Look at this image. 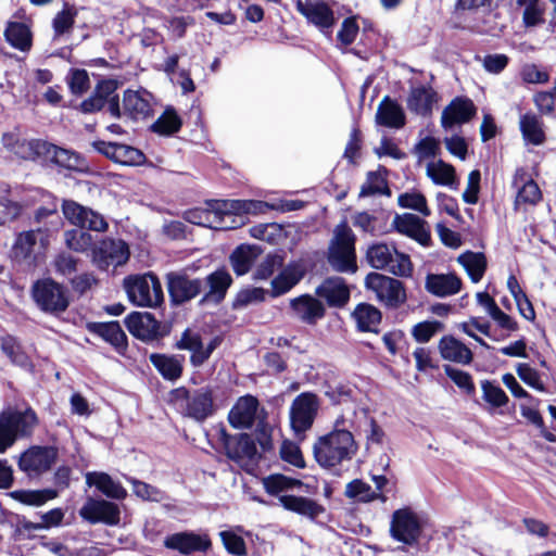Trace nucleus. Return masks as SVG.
Returning <instances> with one entry per match:
<instances>
[{"mask_svg":"<svg viewBox=\"0 0 556 556\" xmlns=\"http://www.w3.org/2000/svg\"><path fill=\"white\" fill-rule=\"evenodd\" d=\"M223 439L226 452H231V446L236 443V452H257V446L262 452H270L276 443H280L279 452H301L298 442L282 440L279 429L261 421L252 434L240 433L237 437H229L223 431Z\"/></svg>","mask_w":556,"mask_h":556,"instance_id":"1","label":"nucleus"},{"mask_svg":"<svg viewBox=\"0 0 556 556\" xmlns=\"http://www.w3.org/2000/svg\"><path fill=\"white\" fill-rule=\"evenodd\" d=\"M172 401L184 416L197 421H204L216 410L214 390L210 386L194 390L177 388L172 391Z\"/></svg>","mask_w":556,"mask_h":556,"instance_id":"2","label":"nucleus"},{"mask_svg":"<svg viewBox=\"0 0 556 556\" xmlns=\"http://www.w3.org/2000/svg\"><path fill=\"white\" fill-rule=\"evenodd\" d=\"M355 240L354 232L345 222L336 226L327 256L333 270L339 273H355L357 270Z\"/></svg>","mask_w":556,"mask_h":556,"instance_id":"3","label":"nucleus"},{"mask_svg":"<svg viewBox=\"0 0 556 556\" xmlns=\"http://www.w3.org/2000/svg\"><path fill=\"white\" fill-rule=\"evenodd\" d=\"M38 422L30 407L24 410L7 408L0 414V452L10 448L18 439L29 437Z\"/></svg>","mask_w":556,"mask_h":556,"instance_id":"4","label":"nucleus"},{"mask_svg":"<svg viewBox=\"0 0 556 556\" xmlns=\"http://www.w3.org/2000/svg\"><path fill=\"white\" fill-rule=\"evenodd\" d=\"M124 288L130 302L137 306L156 307L164 302L162 285L153 273L126 277Z\"/></svg>","mask_w":556,"mask_h":556,"instance_id":"5","label":"nucleus"},{"mask_svg":"<svg viewBox=\"0 0 556 556\" xmlns=\"http://www.w3.org/2000/svg\"><path fill=\"white\" fill-rule=\"evenodd\" d=\"M320 407L318 396L313 392H302L292 401L289 408L290 426L294 433V442L300 443L305 439L317 417Z\"/></svg>","mask_w":556,"mask_h":556,"instance_id":"6","label":"nucleus"},{"mask_svg":"<svg viewBox=\"0 0 556 556\" xmlns=\"http://www.w3.org/2000/svg\"><path fill=\"white\" fill-rule=\"evenodd\" d=\"M390 536L404 545L414 546L422 533V521L410 507L394 510L390 519Z\"/></svg>","mask_w":556,"mask_h":556,"instance_id":"7","label":"nucleus"},{"mask_svg":"<svg viewBox=\"0 0 556 556\" xmlns=\"http://www.w3.org/2000/svg\"><path fill=\"white\" fill-rule=\"evenodd\" d=\"M31 294L38 307L46 313H63L70 304L66 289L50 278L36 281Z\"/></svg>","mask_w":556,"mask_h":556,"instance_id":"8","label":"nucleus"},{"mask_svg":"<svg viewBox=\"0 0 556 556\" xmlns=\"http://www.w3.org/2000/svg\"><path fill=\"white\" fill-rule=\"evenodd\" d=\"M365 286L388 308H397L406 301L405 288L402 281L395 278L370 273L365 278Z\"/></svg>","mask_w":556,"mask_h":556,"instance_id":"9","label":"nucleus"},{"mask_svg":"<svg viewBox=\"0 0 556 556\" xmlns=\"http://www.w3.org/2000/svg\"><path fill=\"white\" fill-rule=\"evenodd\" d=\"M130 256L128 244L122 239L104 238L91 250V261L101 270L122 266Z\"/></svg>","mask_w":556,"mask_h":556,"instance_id":"10","label":"nucleus"},{"mask_svg":"<svg viewBox=\"0 0 556 556\" xmlns=\"http://www.w3.org/2000/svg\"><path fill=\"white\" fill-rule=\"evenodd\" d=\"M125 325L134 337L147 343L169 333V327L156 320L149 312H132L125 318Z\"/></svg>","mask_w":556,"mask_h":556,"instance_id":"11","label":"nucleus"},{"mask_svg":"<svg viewBox=\"0 0 556 556\" xmlns=\"http://www.w3.org/2000/svg\"><path fill=\"white\" fill-rule=\"evenodd\" d=\"M296 11L303 15L307 23L314 25L323 34L330 36L337 17L331 5L325 0H296Z\"/></svg>","mask_w":556,"mask_h":556,"instance_id":"12","label":"nucleus"},{"mask_svg":"<svg viewBox=\"0 0 556 556\" xmlns=\"http://www.w3.org/2000/svg\"><path fill=\"white\" fill-rule=\"evenodd\" d=\"M220 344V339L215 337L210 340L207 344L203 343L201 334L187 328L176 341L175 348L177 350H185L190 352V364L193 367H201Z\"/></svg>","mask_w":556,"mask_h":556,"instance_id":"13","label":"nucleus"},{"mask_svg":"<svg viewBox=\"0 0 556 556\" xmlns=\"http://www.w3.org/2000/svg\"><path fill=\"white\" fill-rule=\"evenodd\" d=\"M167 290L174 304H184L197 298L204 288V280L190 278L182 271H170L166 275Z\"/></svg>","mask_w":556,"mask_h":556,"instance_id":"14","label":"nucleus"},{"mask_svg":"<svg viewBox=\"0 0 556 556\" xmlns=\"http://www.w3.org/2000/svg\"><path fill=\"white\" fill-rule=\"evenodd\" d=\"M79 516L91 525L117 526L121 521V509L113 502L88 497L79 509Z\"/></svg>","mask_w":556,"mask_h":556,"instance_id":"15","label":"nucleus"},{"mask_svg":"<svg viewBox=\"0 0 556 556\" xmlns=\"http://www.w3.org/2000/svg\"><path fill=\"white\" fill-rule=\"evenodd\" d=\"M516 190L514 207L516 211H526L528 206H534L542 200V191L525 167L515 170L511 181Z\"/></svg>","mask_w":556,"mask_h":556,"instance_id":"16","label":"nucleus"},{"mask_svg":"<svg viewBox=\"0 0 556 556\" xmlns=\"http://www.w3.org/2000/svg\"><path fill=\"white\" fill-rule=\"evenodd\" d=\"M164 546L184 555H191L193 553H207L212 547V541L205 532L182 531L167 535L164 540Z\"/></svg>","mask_w":556,"mask_h":556,"instance_id":"17","label":"nucleus"},{"mask_svg":"<svg viewBox=\"0 0 556 556\" xmlns=\"http://www.w3.org/2000/svg\"><path fill=\"white\" fill-rule=\"evenodd\" d=\"M43 141L41 139H27L17 130L5 132L1 138L3 147L9 152L26 161H39Z\"/></svg>","mask_w":556,"mask_h":556,"instance_id":"18","label":"nucleus"},{"mask_svg":"<svg viewBox=\"0 0 556 556\" xmlns=\"http://www.w3.org/2000/svg\"><path fill=\"white\" fill-rule=\"evenodd\" d=\"M93 148L122 165L137 166L141 165L146 160L144 154L140 150L127 144L100 140L93 142Z\"/></svg>","mask_w":556,"mask_h":556,"instance_id":"19","label":"nucleus"},{"mask_svg":"<svg viewBox=\"0 0 556 556\" xmlns=\"http://www.w3.org/2000/svg\"><path fill=\"white\" fill-rule=\"evenodd\" d=\"M476 111V106L470 99L457 97L444 108L441 115V126L447 131L455 126L466 124L475 116Z\"/></svg>","mask_w":556,"mask_h":556,"instance_id":"20","label":"nucleus"},{"mask_svg":"<svg viewBox=\"0 0 556 556\" xmlns=\"http://www.w3.org/2000/svg\"><path fill=\"white\" fill-rule=\"evenodd\" d=\"M260 408L258 400L247 394L240 396L228 414L229 424L237 429L251 428L257 417Z\"/></svg>","mask_w":556,"mask_h":556,"instance_id":"21","label":"nucleus"},{"mask_svg":"<svg viewBox=\"0 0 556 556\" xmlns=\"http://www.w3.org/2000/svg\"><path fill=\"white\" fill-rule=\"evenodd\" d=\"M290 311L293 317L307 325H315L326 314L324 304L311 294L291 299Z\"/></svg>","mask_w":556,"mask_h":556,"instance_id":"22","label":"nucleus"},{"mask_svg":"<svg viewBox=\"0 0 556 556\" xmlns=\"http://www.w3.org/2000/svg\"><path fill=\"white\" fill-rule=\"evenodd\" d=\"M392 226L402 235H405L422 245H428L431 236L427 223L410 213L396 214L393 218Z\"/></svg>","mask_w":556,"mask_h":556,"instance_id":"23","label":"nucleus"},{"mask_svg":"<svg viewBox=\"0 0 556 556\" xmlns=\"http://www.w3.org/2000/svg\"><path fill=\"white\" fill-rule=\"evenodd\" d=\"M306 268L302 261L290 262L280 273L271 280V296H280L289 292L305 276Z\"/></svg>","mask_w":556,"mask_h":556,"instance_id":"24","label":"nucleus"},{"mask_svg":"<svg viewBox=\"0 0 556 556\" xmlns=\"http://www.w3.org/2000/svg\"><path fill=\"white\" fill-rule=\"evenodd\" d=\"M38 162H50L66 169H80L83 165V159L78 153L56 147L48 141H43Z\"/></svg>","mask_w":556,"mask_h":556,"instance_id":"25","label":"nucleus"},{"mask_svg":"<svg viewBox=\"0 0 556 556\" xmlns=\"http://www.w3.org/2000/svg\"><path fill=\"white\" fill-rule=\"evenodd\" d=\"M316 295L325 299L329 306L342 307L350 300V289L341 277H330L316 288Z\"/></svg>","mask_w":556,"mask_h":556,"instance_id":"26","label":"nucleus"},{"mask_svg":"<svg viewBox=\"0 0 556 556\" xmlns=\"http://www.w3.org/2000/svg\"><path fill=\"white\" fill-rule=\"evenodd\" d=\"M356 448L353 434L346 429H333L314 444V452H352Z\"/></svg>","mask_w":556,"mask_h":556,"instance_id":"27","label":"nucleus"},{"mask_svg":"<svg viewBox=\"0 0 556 556\" xmlns=\"http://www.w3.org/2000/svg\"><path fill=\"white\" fill-rule=\"evenodd\" d=\"M425 289L439 298H446L458 293L462 289L460 278L454 274H428Z\"/></svg>","mask_w":556,"mask_h":556,"instance_id":"28","label":"nucleus"},{"mask_svg":"<svg viewBox=\"0 0 556 556\" xmlns=\"http://www.w3.org/2000/svg\"><path fill=\"white\" fill-rule=\"evenodd\" d=\"M85 478L88 486H94L109 498L123 501L127 497L126 489L106 472L89 471Z\"/></svg>","mask_w":556,"mask_h":556,"instance_id":"29","label":"nucleus"},{"mask_svg":"<svg viewBox=\"0 0 556 556\" xmlns=\"http://www.w3.org/2000/svg\"><path fill=\"white\" fill-rule=\"evenodd\" d=\"M151 99L146 90H126L123 98L124 114L135 121L147 118L152 111Z\"/></svg>","mask_w":556,"mask_h":556,"instance_id":"30","label":"nucleus"},{"mask_svg":"<svg viewBox=\"0 0 556 556\" xmlns=\"http://www.w3.org/2000/svg\"><path fill=\"white\" fill-rule=\"evenodd\" d=\"M438 350L443 359L460 365H469L473 358L471 350L453 336H443Z\"/></svg>","mask_w":556,"mask_h":556,"instance_id":"31","label":"nucleus"},{"mask_svg":"<svg viewBox=\"0 0 556 556\" xmlns=\"http://www.w3.org/2000/svg\"><path fill=\"white\" fill-rule=\"evenodd\" d=\"M211 208H193L185 213V218L191 224L204 226L208 228H223V220L228 217L222 211L223 201H215L210 204Z\"/></svg>","mask_w":556,"mask_h":556,"instance_id":"32","label":"nucleus"},{"mask_svg":"<svg viewBox=\"0 0 556 556\" xmlns=\"http://www.w3.org/2000/svg\"><path fill=\"white\" fill-rule=\"evenodd\" d=\"M280 505L289 511L295 513L312 520L318 518L326 511L323 505L305 496L281 495Z\"/></svg>","mask_w":556,"mask_h":556,"instance_id":"33","label":"nucleus"},{"mask_svg":"<svg viewBox=\"0 0 556 556\" xmlns=\"http://www.w3.org/2000/svg\"><path fill=\"white\" fill-rule=\"evenodd\" d=\"M149 359L165 380L176 381L182 375L185 362L182 355L152 353Z\"/></svg>","mask_w":556,"mask_h":556,"instance_id":"34","label":"nucleus"},{"mask_svg":"<svg viewBox=\"0 0 556 556\" xmlns=\"http://www.w3.org/2000/svg\"><path fill=\"white\" fill-rule=\"evenodd\" d=\"M519 128L527 143L541 146L546 140L543 121L532 112L520 115Z\"/></svg>","mask_w":556,"mask_h":556,"instance_id":"35","label":"nucleus"},{"mask_svg":"<svg viewBox=\"0 0 556 556\" xmlns=\"http://www.w3.org/2000/svg\"><path fill=\"white\" fill-rule=\"evenodd\" d=\"M376 122L386 127L401 128L405 125V114L399 103L386 97L378 105Z\"/></svg>","mask_w":556,"mask_h":556,"instance_id":"36","label":"nucleus"},{"mask_svg":"<svg viewBox=\"0 0 556 556\" xmlns=\"http://www.w3.org/2000/svg\"><path fill=\"white\" fill-rule=\"evenodd\" d=\"M0 348L2 353L10 359V362L21 367L22 369L31 372L34 370V364L27 353L24 351L20 341L11 336L7 334L0 339Z\"/></svg>","mask_w":556,"mask_h":556,"instance_id":"37","label":"nucleus"},{"mask_svg":"<svg viewBox=\"0 0 556 556\" xmlns=\"http://www.w3.org/2000/svg\"><path fill=\"white\" fill-rule=\"evenodd\" d=\"M56 454H20L18 467L28 477H37L48 471L56 462Z\"/></svg>","mask_w":556,"mask_h":556,"instance_id":"38","label":"nucleus"},{"mask_svg":"<svg viewBox=\"0 0 556 556\" xmlns=\"http://www.w3.org/2000/svg\"><path fill=\"white\" fill-rule=\"evenodd\" d=\"M437 102V92L425 86L413 88L407 99V108L409 111L418 115H429L433 104Z\"/></svg>","mask_w":556,"mask_h":556,"instance_id":"39","label":"nucleus"},{"mask_svg":"<svg viewBox=\"0 0 556 556\" xmlns=\"http://www.w3.org/2000/svg\"><path fill=\"white\" fill-rule=\"evenodd\" d=\"M231 283L232 278L226 269H217L210 274L204 281V287L207 285L210 289L204 294L202 302H220Z\"/></svg>","mask_w":556,"mask_h":556,"instance_id":"40","label":"nucleus"},{"mask_svg":"<svg viewBox=\"0 0 556 556\" xmlns=\"http://www.w3.org/2000/svg\"><path fill=\"white\" fill-rule=\"evenodd\" d=\"M426 175L434 185L457 189V179L454 166L442 160L431 161L426 166Z\"/></svg>","mask_w":556,"mask_h":556,"instance_id":"41","label":"nucleus"},{"mask_svg":"<svg viewBox=\"0 0 556 556\" xmlns=\"http://www.w3.org/2000/svg\"><path fill=\"white\" fill-rule=\"evenodd\" d=\"M38 236H40L41 245L47 247L49 243L48 233L41 228L18 233L13 245L15 256L22 258L29 257L34 251Z\"/></svg>","mask_w":556,"mask_h":556,"instance_id":"42","label":"nucleus"},{"mask_svg":"<svg viewBox=\"0 0 556 556\" xmlns=\"http://www.w3.org/2000/svg\"><path fill=\"white\" fill-rule=\"evenodd\" d=\"M262 483L265 491L269 495L278 497L279 502L281 495H288V491L294 490L295 488L302 485L300 480L292 479L280 473L269 475L263 478Z\"/></svg>","mask_w":556,"mask_h":556,"instance_id":"43","label":"nucleus"},{"mask_svg":"<svg viewBox=\"0 0 556 556\" xmlns=\"http://www.w3.org/2000/svg\"><path fill=\"white\" fill-rule=\"evenodd\" d=\"M472 282H479L486 269V258L483 253L467 251L457 258Z\"/></svg>","mask_w":556,"mask_h":556,"instance_id":"44","label":"nucleus"},{"mask_svg":"<svg viewBox=\"0 0 556 556\" xmlns=\"http://www.w3.org/2000/svg\"><path fill=\"white\" fill-rule=\"evenodd\" d=\"M96 332L112 344L117 352L123 353L127 349V337L117 321L98 324Z\"/></svg>","mask_w":556,"mask_h":556,"instance_id":"45","label":"nucleus"},{"mask_svg":"<svg viewBox=\"0 0 556 556\" xmlns=\"http://www.w3.org/2000/svg\"><path fill=\"white\" fill-rule=\"evenodd\" d=\"M77 16V10L74 5L64 3L63 9L55 14L52 20L53 39L72 33Z\"/></svg>","mask_w":556,"mask_h":556,"instance_id":"46","label":"nucleus"},{"mask_svg":"<svg viewBox=\"0 0 556 556\" xmlns=\"http://www.w3.org/2000/svg\"><path fill=\"white\" fill-rule=\"evenodd\" d=\"M358 328L362 331H377V327L381 321V313L374 305L362 303L356 306L353 312Z\"/></svg>","mask_w":556,"mask_h":556,"instance_id":"47","label":"nucleus"},{"mask_svg":"<svg viewBox=\"0 0 556 556\" xmlns=\"http://www.w3.org/2000/svg\"><path fill=\"white\" fill-rule=\"evenodd\" d=\"M4 36L7 41L21 51H27L31 47V33L27 25L18 22L8 24Z\"/></svg>","mask_w":556,"mask_h":556,"instance_id":"48","label":"nucleus"},{"mask_svg":"<svg viewBox=\"0 0 556 556\" xmlns=\"http://www.w3.org/2000/svg\"><path fill=\"white\" fill-rule=\"evenodd\" d=\"M115 86L110 80L100 81L97 85L94 92L80 103V109L84 113H93L100 111L106 99L113 93Z\"/></svg>","mask_w":556,"mask_h":556,"instance_id":"49","label":"nucleus"},{"mask_svg":"<svg viewBox=\"0 0 556 556\" xmlns=\"http://www.w3.org/2000/svg\"><path fill=\"white\" fill-rule=\"evenodd\" d=\"M269 205L263 201L255 200H223L222 211L230 217L235 214H260L265 213Z\"/></svg>","mask_w":556,"mask_h":556,"instance_id":"50","label":"nucleus"},{"mask_svg":"<svg viewBox=\"0 0 556 556\" xmlns=\"http://www.w3.org/2000/svg\"><path fill=\"white\" fill-rule=\"evenodd\" d=\"M344 494L349 498L363 503H369L375 500H380L383 503L387 501L383 494L374 491L368 483L359 479L349 482L345 486Z\"/></svg>","mask_w":556,"mask_h":556,"instance_id":"51","label":"nucleus"},{"mask_svg":"<svg viewBox=\"0 0 556 556\" xmlns=\"http://www.w3.org/2000/svg\"><path fill=\"white\" fill-rule=\"evenodd\" d=\"M257 250L254 247L240 245L230 255V263L238 276L245 275L257 257Z\"/></svg>","mask_w":556,"mask_h":556,"instance_id":"52","label":"nucleus"},{"mask_svg":"<svg viewBox=\"0 0 556 556\" xmlns=\"http://www.w3.org/2000/svg\"><path fill=\"white\" fill-rule=\"evenodd\" d=\"M523 9L522 22L526 27H535L544 23L545 5L541 0H517Z\"/></svg>","mask_w":556,"mask_h":556,"instance_id":"53","label":"nucleus"},{"mask_svg":"<svg viewBox=\"0 0 556 556\" xmlns=\"http://www.w3.org/2000/svg\"><path fill=\"white\" fill-rule=\"evenodd\" d=\"M64 243L67 249L77 252L85 253L93 244L92 236L80 228L68 229L64 232Z\"/></svg>","mask_w":556,"mask_h":556,"instance_id":"54","label":"nucleus"},{"mask_svg":"<svg viewBox=\"0 0 556 556\" xmlns=\"http://www.w3.org/2000/svg\"><path fill=\"white\" fill-rule=\"evenodd\" d=\"M242 531V527L238 526L235 529L219 532L223 545L229 554L235 556L247 555V545L243 538L240 535Z\"/></svg>","mask_w":556,"mask_h":556,"instance_id":"55","label":"nucleus"},{"mask_svg":"<svg viewBox=\"0 0 556 556\" xmlns=\"http://www.w3.org/2000/svg\"><path fill=\"white\" fill-rule=\"evenodd\" d=\"M181 127V119L173 109H167L154 122L152 130L160 135L170 136L177 132Z\"/></svg>","mask_w":556,"mask_h":556,"instance_id":"56","label":"nucleus"},{"mask_svg":"<svg viewBox=\"0 0 556 556\" xmlns=\"http://www.w3.org/2000/svg\"><path fill=\"white\" fill-rule=\"evenodd\" d=\"M376 194H390L386 178L378 172H369L366 181L362 185L359 197H371Z\"/></svg>","mask_w":556,"mask_h":556,"instance_id":"57","label":"nucleus"},{"mask_svg":"<svg viewBox=\"0 0 556 556\" xmlns=\"http://www.w3.org/2000/svg\"><path fill=\"white\" fill-rule=\"evenodd\" d=\"M90 210V207L84 206L73 200H64L62 203V212L64 217L68 220L70 224L80 229L86 224L85 217L88 216Z\"/></svg>","mask_w":556,"mask_h":556,"instance_id":"58","label":"nucleus"},{"mask_svg":"<svg viewBox=\"0 0 556 556\" xmlns=\"http://www.w3.org/2000/svg\"><path fill=\"white\" fill-rule=\"evenodd\" d=\"M394 249L386 243L372 244L367 250V261L374 268L384 269L390 265Z\"/></svg>","mask_w":556,"mask_h":556,"instance_id":"59","label":"nucleus"},{"mask_svg":"<svg viewBox=\"0 0 556 556\" xmlns=\"http://www.w3.org/2000/svg\"><path fill=\"white\" fill-rule=\"evenodd\" d=\"M397 203L401 207L417 211L426 217L431 214L426 197L418 191L401 193L397 198Z\"/></svg>","mask_w":556,"mask_h":556,"instance_id":"60","label":"nucleus"},{"mask_svg":"<svg viewBox=\"0 0 556 556\" xmlns=\"http://www.w3.org/2000/svg\"><path fill=\"white\" fill-rule=\"evenodd\" d=\"M443 329L444 325L439 320H425L416 324L410 333L418 343H427Z\"/></svg>","mask_w":556,"mask_h":556,"instance_id":"61","label":"nucleus"},{"mask_svg":"<svg viewBox=\"0 0 556 556\" xmlns=\"http://www.w3.org/2000/svg\"><path fill=\"white\" fill-rule=\"evenodd\" d=\"M127 480L131 483L134 493L144 501L161 502L166 497L165 493L154 485L135 478H129Z\"/></svg>","mask_w":556,"mask_h":556,"instance_id":"62","label":"nucleus"},{"mask_svg":"<svg viewBox=\"0 0 556 556\" xmlns=\"http://www.w3.org/2000/svg\"><path fill=\"white\" fill-rule=\"evenodd\" d=\"M386 269H388L393 275L400 277H408L412 275L413 271L409 256L404 253L397 252L396 249H394L391 256L390 265H388Z\"/></svg>","mask_w":556,"mask_h":556,"instance_id":"63","label":"nucleus"},{"mask_svg":"<svg viewBox=\"0 0 556 556\" xmlns=\"http://www.w3.org/2000/svg\"><path fill=\"white\" fill-rule=\"evenodd\" d=\"M266 291L263 288H248L238 292L235 301V308H242L250 304L261 303L265 300Z\"/></svg>","mask_w":556,"mask_h":556,"instance_id":"64","label":"nucleus"}]
</instances>
